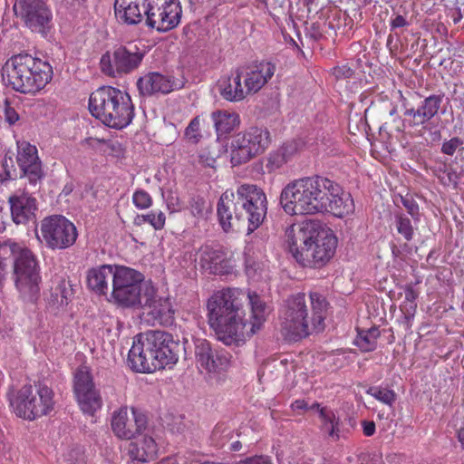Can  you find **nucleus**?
I'll return each mask as SVG.
<instances>
[{"label": "nucleus", "instance_id": "1", "mask_svg": "<svg viewBox=\"0 0 464 464\" xmlns=\"http://www.w3.org/2000/svg\"><path fill=\"white\" fill-rule=\"evenodd\" d=\"M207 311L210 329L227 345L250 338L267 315L266 304L257 294L231 287L216 291L207 302Z\"/></svg>", "mask_w": 464, "mask_h": 464}, {"label": "nucleus", "instance_id": "2", "mask_svg": "<svg viewBox=\"0 0 464 464\" xmlns=\"http://www.w3.org/2000/svg\"><path fill=\"white\" fill-rule=\"evenodd\" d=\"M279 203L290 216L327 213L343 218L353 210L351 195L336 181L319 175L289 182L280 193Z\"/></svg>", "mask_w": 464, "mask_h": 464}, {"label": "nucleus", "instance_id": "3", "mask_svg": "<svg viewBox=\"0 0 464 464\" xmlns=\"http://www.w3.org/2000/svg\"><path fill=\"white\" fill-rule=\"evenodd\" d=\"M289 251L303 266L320 268L334 256L337 237L315 220L291 225L285 231Z\"/></svg>", "mask_w": 464, "mask_h": 464}, {"label": "nucleus", "instance_id": "4", "mask_svg": "<svg viewBox=\"0 0 464 464\" xmlns=\"http://www.w3.org/2000/svg\"><path fill=\"white\" fill-rule=\"evenodd\" d=\"M309 298L311 315L304 293L292 295L285 300L280 312V331L285 340L296 342L324 329L328 303L317 292H310Z\"/></svg>", "mask_w": 464, "mask_h": 464}, {"label": "nucleus", "instance_id": "5", "mask_svg": "<svg viewBox=\"0 0 464 464\" xmlns=\"http://www.w3.org/2000/svg\"><path fill=\"white\" fill-rule=\"evenodd\" d=\"M114 14L121 24L137 25L145 19L149 28L166 33L180 24L182 7L179 0H115Z\"/></svg>", "mask_w": 464, "mask_h": 464}, {"label": "nucleus", "instance_id": "6", "mask_svg": "<svg viewBox=\"0 0 464 464\" xmlns=\"http://www.w3.org/2000/svg\"><path fill=\"white\" fill-rule=\"evenodd\" d=\"M180 344L162 331L138 334L128 353V363L137 372H153L176 364Z\"/></svg>", "mask_w": 464, "mask_h": 464}, {"label": "nucleus", "instance_id": "7", "mask_svg": "<svg viewBox=\"0 0 464 464\" xmlns=\"http://www.w3.org/2000/svg\"><path fill=\"white\" fill-rule=\"evenodd\" d=\"M52 65L29 53L11 56L2 67L5 84L22 94L35 95L52 81Z\"/></svg>", "mask_w": 464, "mask_h": 464}, {"label": "nucleus", "instance_id": "8", "mask_svg": "<svg viewBox=\"0 0 464 464\" xmlns=\"http://www.w3.org/2000/svg\"><path fill=\"white\" fill-rule=\"evenodd\" d=\"M91 114L104 125L121 130L134 118V105L128 92L112 86H102L91 93Z\"/></svg>", "mask_w": 464, "mask_h": 464}, {"label": "nucleus", "instance_id": "9", "mask_svg": "<svg viewBox=\"0 0 464 464\" xmlns=\"http://www.w3.org/2000/svg\"><path fill=\"white\" fill-rule=\"evenodd\" d=\"M53 397V391L44 384L37 387L25 384L20 389L12 388L6 393L9 406L14 414L27 420L51 413L55 404Z\"/></svg>", "mask_w": 464, "mask_h": 464}, {"label": "nucleus", "instance_id": "10", "mask_svg": "<svg viewBox=\"0 0 464 464\" xmlns=\"http://www.w3.org/2000/svg\"><path fill=\"white\" fill-rule=\"evenodd\" d=\"M271 140L270 131L266 127L250 126L237 133L230 145L231 164L239 166L263 154Z\"/></svg>", "mask_w": 464, "mask_h": 464}, {"label": "nucleus", "instance_id": "11", "mask_svg": "<svg viewBox=\"0 0 464 464\" xmlns=\"http://www.w3.org/2000/svg\"><path fill=\"white\" fill-rule=\"evenodd\" d=\"M235 198L246 222V230L250 234L264 222L267 213V198L260 187L256 184L243 183L237 186Z\"/></svg>", "mask_w": 464, "mask_h": 464}, {"label": "nucleus", "instance_id": "12", "mask_svg": "<svg viewBox=\"0 0 464 464\" xmlns=\"http://www.w3.org/2000/svg\"><path fill=\"white\" fill-rule=\"evenodd\" d=\"M146 285L152 284L145 282L141 273L130 267L118 266L115 267L111 295L116 303L123 306L140 305Z\"/></svg>", "mask_w": 464, "mask_h": 464}, {"label": "nucleus", "instance_id": "13", "mask_svg": "<svg viewBox=\"0 0 464 464\" xmlns=\"http://www.w3.org/2000/svg\"><path fill=\"white\" fill-rule=\"evenodd\" d=\"M146 54L143 45L134 42L116 47L112 53V61L109 53L101 58V69L109 76L117 74H127L137 70Z\"/></svg>", "mask_w": 464, "mask_h": 464}, {"label": "nucleus", "instance_id": "14", "mask_svg": "<svg viewBox=\"0 0 464 464\" xmlns=\"http://www.w3.org/2000/svg\"><path fill=\"white\" fill-rule=\"evenodd\" d=\"M41 233L46 246L53 250L72 246L78 236L74 224L60 215L45 218L41 224Z\"/></svg>", "mask_w": 464, "mask_h": 464}, {"label": "nucleus", "instance_id": "15", "mask_svg": "<svg viewBox=\"0 0 464 464\" xmlns=\"http://www.w3.org/2000/svg\"><path fill=\"white\" fill-rule=\"evenodd\" d=\"M444 94H431L420 103L417 108L404 105L403 127L418 131L421 134L422 130L439 113L443 102Z\"/></svg>", "mask_w": 464, "mask_h": 464}, {"label": "nucleus", "instance_id": "16", "mask_svg": "<svg viewBox=\"0 0 464 464\" xmlns=\"http://www.w3.org/2000/svg\"><path fill=\"white\" fill-rule=\"evenodd\" d=\"M148 420L145 414L135 408L129 410L121 407L114 411L111 417V430L121 440H131L140 434L147 427Z\"/></svg>", "mask_w": 464, "mask_h": 464}, {"label": "nucleus", "instance_id": "17", "mask_svg": "<svg viewBox=\"0 0 464 464\" xmlns=\"http://www.w3.org/2000/svg\"><path fill=\"white\" fill-rule=\"evenodd\" d=\"M73 391L81 410L92 415L102 407V399L96 391L91 373L79 369L74 375Z\"/></svg>", "mask_w": 464, "mask_h": 464}, {"label": "nucleus", "instance_id": "18", "mask_svg": "<svg viewBox=\"0 0 464 464\" xmlns=\"http://www.w3.org/2000/svg\"><path fill=\"white\" fill-rule=\"evenodd\" d=\"M143 300L140 306L148 309V314L155 322L165 327L172 326L175 323V310L169 298L158 297L153 285H146Z\"/></svg>", "mask_w": 464, "mask_h": 464}, {"label": "nucleus", "instance_id": "19", "mask_svg": "<svg viewBox=\"0 0 464 464\" xmlns=\"http://www.w3.org/2000/svg\"><path fill=\"white\" fill-rule=\"evenodd\" d=\"M19 14L33 32L44 33L52 21V12L43 0H20Z\"/></svg>", "mask_w": 464, "mask_h": 464}, {"label": "nucleus", "instance_id": "20", "mask_svg": "<svg viewBox=\"0 0 464 464\" xmlns=\"http://www.w3.org/2000/svg\"><path fill=\"white\" fill-rule=\"evenodd\" d=\"M16 160L24 177L35 185L44 177L42 162L34 145L28 141H17Z\"/></svg>", "mask_w": 464, "mask_h": 464}, {"label": "nucleus", "instance_id": "21", "mask_svg": "<svg viewBox=\"0 0 464 464\" xmlns=\"http://www.w3.org/2000/svg\"><path fill=\"white\" fill-rule=\"evenodd\" d=\"M238 69L249 95L259 92L271 80L276 66L270 61H261Z\"/></svg>", "mask_w": 464, "mask_h": 464}, {"label": "nucleus", "instance_id": "22", "mask_svg": "<svg viewBox=\"0 0 464 464\" xmlns=\"http://www.w3.org/2000/svg\"><path fill=\"white\" fill-rule=\"evenodd\" d=\"M217 213L219 224L225 232L238 229L246 224L244 216H239V208L233 191L226 190L218 199Z\"/></svg>", "mask_w": 464, "mask_h": 464}, {"label": "nucleus", "instance_id": "23", "mask_svg": "<svg viewBox=\"0 0 464 464\" xmlns=\"http://www.w3.org/2000/svg\"><path fill=\"white\" fill-rule=\"evenodd\" d=\"M11 217L13 221L26 224L35 218L36 199L27 192L15 193L9 197Z\"/></svg>", "mask_w": 464, "mask_h": 464}, {"label": "nucleus", "instance_id": "24", "mask_svg": "<svg viewBox=\"0 0 464 464\" xmlns=\"http://www.w3.org/2000/svg\"><path fill=\"white\" fill-rule=\"evenodd\" d=\"M243 78L237 68L229 76H222L217 82L220 96L230 102H238L248 95L245 85H242Z\"/></svg>", "mask_w": 464, "mask_h": 464}, {"label": "nucleus", "instance_id": "25", "mask_svg": "<svg viewBox=\"0 0 464 464\" xmlns=\"http://www.w3.org/2000/svg\"><path fill=\"white\" fill-rule=\"evenodd\" d=\"M195 357L198 366L208 372H214L224 365L227 358L213 351L206 339H198L195 343Z\"/></svg>", "mask_w": 464, "mask_h": 464}, {"label": "nucleus", "instance_id": "26", "mask_svg": "<svg viewBox=\"0 0 464 464\" xmlns=\"http://www.w3.org/2000/svg\"><path fill=\"white\" fill-rule=\"evenodd\" d=\"M137 86L142 95L166 94L174 90V82L161 73L150 72L138 80Z\"/></svg>", "mask_w": 464, "mask_h": 464}, {"label": "nucleus", "instance_id": "27", "mask_svg": "<svg viewBox=\"0 0 464 464\" xmlns=\"http://www.w3.org/2000/svg\"><path fill=\"white\" fill-rule=\"evenodd\" d=\"M115 267L102 265L90 268L86 273L87 287L97 295H106L110 279L113 280Z\"/></svg>", "mask_w": 464, "mask_h": 464}, {"label": "nucleus", "instance_id": "28", "mask_svg": "<svg viewBox=\"0 0 464 464\" xmlns=\"http://www.w3.org/2000/svg\"><path fill=\"white\" fill-rule=\"evenodd\" d=\"M157 452V443L150 436H144L140 440L130 442L128 448L130 458L140 462H148L153 459Z\"/></svg>", "mask_w": 464, "mask_h": 464}, {"label": "nucleus", "instance_id": "29", "mask_svg": "<svg viewBox=\"0 0 464 464\" xmlns=\"http://www.w3.org/2000/svg\"><path fill=\"white\" fill-rule=\"evenodd\" d=\"M404 293V299L400 304V310L403 314L405 324L407 328H411L412 320L415 317L417 312V300L420 295V292L415 288L412 283L407 284L401 287Z\"/></svg>", "mask_w": 464, "mask_h": 464}, {"label": "nucleus", "instance_id": "30", "mask_svg": "<svg viewBox=\"0 0 464 464\" xmlns=\"http://www.w3.org/2000/svg\"><path fill=\"white\" fill-rule=\"evenodd\" d=\"M199 262L205 270L210 274L219 275L224 273L225 253L218 249L205 246L201 249Z\"/></svg>", "mask_w": 464, "mask_h": 464}, {"label": "nucleus", "instance_id": "31", "mask_svg": "<svg viewBox=\"0 0 464 464\" xmlns=\"http://www.w3.org/2000/svg\"><path fill=\"white\" fill-rule=\"evenodd\" d=\"M211 119L218 136L230 133L240 124L238 113L228 111H217L212 112Z\"/></svg>", "mask_w": 464, "mask_h": 464}, {"label": "nucleus", "instance_id": "32", "mask_svg": "<svg viewBox=\"0 0 464 464\" xmlns=\"http://www.w3.org/2000/svg\"><path fill=\"white\" fill-rule=\"evenodd\" d=\"M321 430L334 440L340 438V419L327 407L320 409Z\"/></svg>", "mask_w": 464, "mask_h": 464}, {"label": "nucleus", "instance_id": "33", "mask_svg": "<svg viewBox=\"0 0 464 464\" xmlns=\"http://www.w3.org/2000/svg\"><path fill=\"white\" fill-rule=\"evenodd\" d=\"M381 335L378 327L372 326L367 330H359L354 344L363 353L372 352L377 347V340Z\"/></svg>", "mask_w": 464, "mask_h": 464}, {"label": "nucleus", "instance_id": "34", "mask_svg": "<svg viewBox=\"0 0 464 464\" xmlns=\"http://www.w3.org/2000/svg\"><path fill=\"white\" fill-rule=\"evenodd\" d=\"M233 437V429L226 423H218L211 433V443L218 447H224Z\"/></svg>", "mask_w": 464, "mask_h": 464}, {"label": "nucleus", "instance_id": "35", "mask_svg": "<svg viewBox=\"0 0 464 464\" xmlns=\"http://www.w3.org/2000/svg\"><path fill=\"white\" fill-rule=\"evenodd\" d=\"M72 295L71 285L65 279H61L53 289L52 297L58 306H64Z\"/></svg>", "mask_w": 464, "mask_h": 464}, {"label": "nucleus", "instance_id": "36", "mask_svg": "<svg viewBox=\"0 0 464 464\" xmlns=\"http://www.w3.org/2000/svg\"><path fill=\"white\" fill-rule=\"evenodd\" d=\"M142 223H148L155 230H160L165 226L166 216L161 210H151L145 215L138 216L136 218L135 224L141 225Z\"/></svg>", "mask_w": 464, "mask_h": 464}, {"label": "nucleus", "instance_id": "37", "mask_svg": "<svg viewBox=\"0 0 464 464\" xmlns=\"http://www.w3.org/2000/svg\"><path fill=\"white\" fill-rule=\"evenodd\" d=\"M395 226L399 234H401L406 241H411L414 237V227L411 219L403 214L395 216Z\"/></svg>", "mask_w": 464, "mask_h": 464}, {"label": "nucleus", "instance_id": "38", "mask_svg": "<svg viewBox=\"0 0 464 464\" xmlns=\"http://www.w3.org/2000/svg\"><path fill=\"white\" fill-rule=\"evenodd\" d=\"M434 173L443 186H457L459 179L458 174L454 169L449 168L446 164H443L441 167H439L437 169H435Z\"/></svg>", "mask_w": 464, "mask_h": 464}, {"label": "nucleus", "instance_id": "39", "mask_svg": "<svg viewBox=\"0 0 464 464\" xmlns=\"http://www.w3.org/2000/svg\"><path fill=\"white\" fill-rule=\"evenodd\" d=\"M366 392L379 401L389 406H392L396 401V393L391 389L370 387Z\"/></svg>", "mask_w": 464, "mask_h": 464}, {"label": "nucleus", "instance_id": "40", "mask_svg": "<svg viewBox=\"0 0 464 464\" xmlns=\"http://www.w3.org/2000/svg\"><path fill=\"white\" fill-rule=\"evenodd\" d=\"M201 119L199 116L194 117L187 126L184 131V137L189 142L197 144L202 138L201 130Z\"/></svg>", "mask_w": 464, "mask_h": 464}, {"label": "nucleus", "instance_id": "41", "mask_svg": "<svg viewBox=\"0 0 464 464\" xmlns=\"http://www.w3.org/2000/svg\"><path fill=\"white\" fill-rule=\"evenodd\" d=\"M217 158L218 156L210 147H205L198 151V161L203 168L215 169Z\"/></svg>", "mask_w": 464, "mask_h": 464}, {"label": "nucleus", "instance_id": "42", "mask_svg": "<svg viewBox=\"0 0 464 464\" xmlns=\"http://www.w3.org/2000/svg\"><path fill=\"white\" fill-rule=\"evenodd\" d=\"M151 196L144 189H137L132 195V203L139 209H147L152 206Z\"/></svg>", "mask_w": 464, "mask_h": 464}, {"label": "nucleus", "instance_id": "43", "mask_svg": "<svg viewBox=\"0 0 464 464\" xmlns=\"http://www.w3.org/2000/svg\"><path fill=\"white\" fill-rule=\"evenodd\" d=\"M287 161L285 152H283L279 148L277 150L270 153L267 158L266 168L269 171H275L280 169Z\"/></svg>", "mask_w": 464, "mask_h": 464}, {"label": "nucleus", "instance_id": "44", "mask_svg": "<svg viewBox=\"0 0 464 464\" xmlns=\"http://www.w3.org/2000/svg\"><path fill=\"white\" fill-rule=\"evenodd\" d=\"M401 203L412 218L419 220L420 208L413 198L407 194L406 196L401 197Z\"/></svg>", "mask_w": 464, "mask_h": 464}, {"label": "nucleus", "instance_id": "45", "mask_svg": "<svg viewBox=\"0 0 464 464\" xmlns=\"http://www.w3.org/2000/svg\"><path fill=\"white\" fill-rule=\"evenodd\" d=\"M1 111H4L5 121L10 125H14L16 121H18L19 115L7 100L2 102Z\"/></svg>", "mask_w": 464, "mask_h": 464}, {"label": "nucleus", "instance_id": "46", "mask_svg": "<svg viewBox=\"0 0 464 464\" xmlns=\"http://www.w3.org/2000/svg\"><path fill=\"white\" fill-rule=\"evenodd\" d=\"M332 72L337 80L350 79L354 73L353 70L347 64L334 67Z\"/></svg>", "mask_w": 464, "mask_h": 464}, {"label": "nucleus", "instance_id": "47", "mask_svg": "<svg viewBox=\"0 0 464 464\" xmlns=\"http://www.w3.org/2000/svg\"><path fill=\"white\" fill-rule=\"evenodd\" d=\"M68 464H85L84 452L80 448L72 449L66 456Z\"/></svg>", "mask_w": 464, "mask_h": 464}, {"label": "nucleus", "instance_id": "48", "mask_svg": "<svg viewBox=\"0 0 464 464\" xmlns=\"http://www.w3.org/2000/svg\"><path fill=\"white\" fill-rule=\"evenodd\" d=\"M461 143L462 142L459 138H452L450 140L444 141L442 143L441 151L446 155L452 156L456 152L457 148Z\"/></svg>", "mask_w": 464, "mask_h": 464}, {"label": "nucleus", "instance_id": "49", "mask_svg": "<svg viewBox=\"0 0 464 464\" xmlns=\"http://www.w3.org/2000/svg\"><path fill=\"white\" fill-rule=\"evenodd\" d=\"M205 200L202 198H193L190 201L189 207L191 213L195 217H202L205 209Z\"/></svg>", "mask_w": 464, "mask_h": 464}, {"label": "nucleus", "instance_id": "50", "mask_svg": "<svg viewBox=\"0 0 464 464\" xmlns=\"http://www.w3.org/2000/svg\"><path fill=\"white\" fill-rule=\"evenodd\" d=\"M237 464H273L267 456H254L239 461Z\"/></svg>", "mask_w": 464, "mask_h": 464}, {"label": "nucleus", "instance_id": "51", "mask_svg": "<svg viewBox=\"0 0 464 464\" xmlns=\"http://www.w3.org/2000/svg\"><path fill=\"white\" fill-rule=\"evenodd\" d=\"M280 150L285 152L287 160H289L291 157L297 151V145L295 141H289L280 147Z\"/></svg>", "mask_w": 464, "mask_h": 464}, {"label": "nucleus", "instance_id": "52", "mask_svg": "<svg viewBox=\"0 0 464 464\" xmlns=\"http://www.w3.org/2000/svg\"><path fill=\"white\" fill-rule=\"evenodd\" d=\"M362 427L363 434L367 437H371L375 433V423L372 420H362Z\"/></svg>", "mask_w": 464, "mask_h": 464}, {"label": "nucleus", "instance_id": "53", "mask_svg": "<svg viewBox=\"0 0 464 464\" xmlns=\"http://www.w3.org/2000/svg\"><path fill=\"white\" fill-rule=\"evenodd\" d=\"M408 25V22L405 19V17L401 14L396 15L392 21H391V27L392 29L395 28H401Z\"/></svg>", "mask_w": 464, "mask_h": 464}, {"label": "nucleus", "instance_id": "54", "mask_svg": "<svg viewBox=\"0 0 464 464\" xmlns=\"http://www.w3.org/2000/svg\"><path fill=\"white\" fill-rule=\"evenodd\" d=\"M292 411L308 410V404L304 400L298 399L291 403Z\"/></svg>", "mask_w": 464, "mask_h": 464}, {"label": "nucleus", "instance_id": "55", "mask_svg": "<svg viewBox=\"0 0 464 464\" xmlns=\"http://www.w3.org/2000/svg\"><path fill=\"white\" fill-rule=\"evenodd\" d=\"M3 169L5 171V177H2V179H14L16 178L15 169H7V164H3Z\"/></svg>", "mask_w": 464, "mask_h": 464}, {"label": "nucleus", "instance_id": "56", "mask_svg": "<svg viewBox=\"0 0 464 464\" xmlns=\"http://www.w3.org/2000/svg\"><path fill=\"white\" fill-rule=\"evenodd\" d=\"M254 5L259 10L268 11L267 0H255Z\"/></svg>", "mask_w": 464, "mask_h": 464}, {"label": "nucleus", "instance_id": "57", "mask_svg": "<svg viewBox=\"0 0 464 464\" xmlns=\"http://www.w3.org/2000/svg\"><path fill=\"white\" fill-rule=\"evenodd\" d=\"M5 214L3 208L0 207V233L5 230Z\"/></svg>", "mask_w": 464, "mask_h": 464}, {"label": "nucleus", "instance_id": "58", "mask_svg": "<svg viewBox=\"0 0 464 464\" xmlns=\"http://www.w3.org/2000/svg\"><path fill=\"white\" fill-rule=\"evenodd\" d=\"M457 438H458L459 442L461 445V448L464 450V426L460 427L457 430Z\"/></svg>", "mask_w": 464, "mask_h": 464}, {"label": "nucleus", "instance_id": "59", "mask_svg": "<svg viewBox=\"0 0 464 464\" xmlns=\"http://www.w3.org/2000/svg\"><path fill=\"white\" fill-rule=\"evenodd\" d=\"M157 464H178L175 457H168L166 459H161Z\"/></svg>", "mask_w": 464, "mask_h": 464}, {"label": "nucleus", "instance_id": "60", "mask_svg": "<svg viewBox=\"0 0 464 464\" xmlns=\"http://www.w3.org/2000/svg\"><path fill=\"white\" fill-rule=\"evenodd\" d=\"M242 448V444L239 440H237L235 442H233L231 445H230V450L232 451H238L240 450Z\"/></svg>", "mask_w": 464, "mask_h": 464}, {"label": "nucleus", "instance_id": "61", "mask_svg": "<svg viewBox=\"0 0 464 464\" xmlns=\"http://www.w3.org/2000/svg\"><path fill=\"white\" fill-rule=\"evenodd\" d=\"M454 24H458L462 19V14L460 9L459 8L456 12V14L452 16Z\"/></svg>", "mask_w": 464, "mask_h": 464}, {"label": "nucleus", "instance_id": "62", "mask_svg": "<svg viewBox=\"0 0 464 464\" xmlns=\"http://www.w3.org/2000/svg\"><path fill=\"white\" fill-rule=\"evenodd\" d=\"M323 408L324 407H322L321 404L318 402H314L311 406H308V410H315L316 409L319 413H320V409H323Z\"/></svg>", "mask_w": 464, "mask_h": 464}]
</instances>
